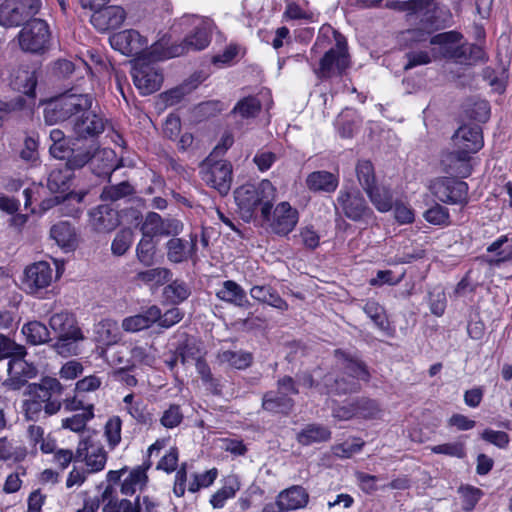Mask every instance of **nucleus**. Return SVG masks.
<instances>
[{"label":"nucleus","mask_w":512,"mask_h":512,"mask_svg":"<svg viewBox=\"0 0 512 512\" xmlns=\"http://www.w3.org/2000/svg\"><path fill=\"white\" fill-rule=\"evenodd\" d=\"M279 505L285 511L303 508L308 503L309 495L301 486H292L282 491L278 496Z\"/></svg>","instance_id":"31"},{"label":"nucleus","mask_w":512,"mask_h":512,"mask_svg":"<svg viewBox=\"0 0 512 512\" xmlns=\"http://www.w3.org/2000/svg\"><path fill=\"white\" fill-rule=\"evenodd\" d=\"M183 230L181 221L174 218L163 219L156 212H149L141 225V232L154 238L155 236H176Z\"/></svg>","instance_id":"19"},{"label":"nucleus","mask_w":512,"mask_h":512,"mask_svg":"<svg viewBox=\"0 0 512 512\" xmlns=\"http://www.w3.org/2000/svg\"><path fill=\"white\" fill-rule=\"evenodd\" d=\"M111 46L126 56H138L147 48L148 42L134 29L124 30L109 38Z\"/></svg>","instance_id":"20"},{"label":"nucleus","mask_w":512,"mask_h":512,"mask_svg":"<svg viewBox=\"0 0 512 512\" xmlns=\"http://www.w3.org/2000/svg\"><path fill=\"white\" fill-rule=\"evenodd\" d=\"M93 97L90 94L67 91L52 100L45 108L46 123L54 124L71 118H77L90 110Z\"/></svg>","instance_id":"5"},{"label":"nucleus","mask_w":512,"mask_h":512,"mask_svg":"<svg viewBox=\"0 0 512 512\" xmlns=\"http://www.w3.org/2000/svg\"><path fill=\"white\" fill-rule=\"evenodd\" d=\"M455 150L443 160L447 173L462 178L471 174V154L477 153L484 145L482 129L477 124L460 126L452 136Z\"/></svg>","instance_id":"2"},{"label":"nucleus","mask_w":512,"mask_h":512,"mask_svg":"<svg viewBox=\"0 0 512 512\" xmlns=\"http://www.w3.org/2000/svg\"><path fill=\"white\" fill-rule=\"evenodd\" d=\"M93 155L91 149H72L64 165L73 173L74 170L81 169L92 162Z\"/></svg>","instance_id":"52"},{"label":"nucleus","mask_w":512,"mask_h":512,"mask_svg":"<svg viewBox=\"0 0 512 512\" xmlns=\"http://www.w3.org/2000/svg\"><path fill=\"white\" fill-rule=\"evenodd\" d=\"M27 455L25 447H14L6 437L0 438V461L13 460L19 462Z\"/></svg>","instance_id":"51"},{"label":"nucleus","mask_w":512,"mask_h":512,"mask_svg":"<svg viewBox=\"0 0 512 512\" xmlns=\"http://www.w3.org/2000/svg\"><path fill=\"white\" fill-rule=\"evenodd\" d=\"M11 356L8 363L9 378L5 381V385L12 390H19L23 387L28 379L34 378L37 373V367L25 357L27 354H0V360Z\"/></svg>","instance_id":"16"},{"label":"nucleus","mask_w":512,"mask_h":512,"mask_svg":"<svg viewBox=\"0 0 512 512\" xmlns=\"http://www.w3.org/2000/svg\"><path fill=\"white\" fill-rule=\"evenodd\" d=\"M121 426L122 422L119 417L109 419L105 425V436L112 449L121 441Z\"/></svg>","instance_id":"62"},{"label":"nucleus","mask_w":512,"mask_h":512,"mask_svg":"<svg viewBox=\"0 0 512 512\" xmlns=\"http://www.w3.org/2000/svg\"><path fill=\"white\" fill-rule=\"evenodd\" d=\"M103 512H141L140 497H137L135 502L127 499L105 503L102 509Z\"/></svg>","instance_id":"61"},{"label":"nucleus","mask_w":512,"mask_h":512,"mask_svg":"<svg viewBox=\"0 0 512 512\" xmlns=\"http://www.w3.org/2000/svg\"><path fill=\"white\" fill-rule=\"evenodd\" d=\"M365 192L378 211L387 212L392 209L393 195L389 188L375 184Z\"/></svg>","instance_id":"37"},{"label":"nucleus","mask_w":512,"mask_h":512,"mask_svg":"<svg viewBox=\"0 0 512 512\" xmlns=\"http://www.w3.org/2000/svg\"><path fill=\"white\" fill-rule=\"evenodd\" d=\"M107 362L114 368L115 375H121L134 367V361L130 354L127 357L120 356L119 354H106Z\"/></svg>","instance_id":"63"},{"label":"nucleus","mask_w":512,"mask_h":512,"mask_svg":"<svg viewBox=\"0 0 512 512\" xmlns=\"http://www.w3.org/2000/svg\"><path fill=\"white\" fill-rule=\"evenodd\" d=\"M331 431L329 428L320 424H309L303 428L297 435V441L301 445H311L330 440Z\"/></svg>","instance_id":"36"},{"label":"nucleus","mask_w":512,"mask_h":512,"mask_svg":"<svg viewBox=\"0 0 512 512\" xmlns=\"http://www.w3.org/2000/svg\"><path fill=\"white\" fill-rule=\"evenodd\" d=\"M133 241V233L130 229L120 230L111 244V250L114 255L122 256L130 248Z\"/></svg>","instance_id":"58"},{"label":"nucleus","mask_w":512,"mask_h":512,"mask_svg":"<svg viewBox=\"0 0 512 512\" xmlns=\"http://www.w3.org/2000/svg\"><path fill=\"white\" fill-rule=\"evenodd\" d=\"M407 62L403 66L404 71L411 70L417 66L427 65L432 62V56L428 50L411 49L405 53Z\"/></svg>","instance_id":"59"},{"label":"nucleus","mask_w":512,"mask_h":512,"mask_svg":"<svg viewBox=\"0 0 512 512\" xmlns=\"http://www.w3.org/2000/svg\"><path fill=\"white\" fill-rule=\"evenodd\" d=\"M145 468L138 466L134 468L121 484V493L133 495L137 490L142 489L147 482Z\"/></svg>","instance_id":"41"},{"label":"nucleus","mask_w":512,"mask_h":512,"mask_svg":"<svg viewBox=\"0 0 512 512\" xmlns=\"http://www.w3.org/2000/svg\"><path fill=\"white\" fill-rule=\"evenodd\" d=\"M466 114L477 122H486L490 117V105L486 100H477L467 105Z\"/></svg>","instance_id":"57"},{"label":"nucleus","mask_w":512,"mask_h":512,"mask_svg":"<svg viewBox=\"0 0 512 512\" xmlns=\"http://www.w3.org/2000/svg\"><path fill=\"white\" fill-rule=\"evenodd\" d=\"M324 384L328 393H334L337 395L356 393L361 388L357 381L346 379L344 376L334 377L333 375H327L324 378Z\"/></svg>","instance_id":"38"},{"label":"nucleus","mask_w":512,"mask_h":512,"mask_svg":"<svg viewBox=\"0 0 512 512\" xmlns=\"http://www.w3.org/2000/svg\"><path fill=\"white\" fill-rule=\"evenodd\" d=\"M49 324L54 333V348L76 349L78 343L85 339L75 316L69 312L63 311L52 315Z\"/></svg>","instance_id":"6"},{"label":"nucleus","mask_w":512,"mask_h":512,"mask_svg":"<svg viewBox=\"0 0 512 512\" xmlns=\"http://www.w3.org/2000/svg\"><path fill=\"white\" fill-rule=\"evenodd\" d=\"M434 454H443L449 457L462 459L466 456L465 444L461 441L444 443L430 448Z\"/></svg>","instance_id":"56"},{"label":"nucleus","mask_w":512,"mask_h":512,"mask_svg":"<svg viewBox=\"0 0 512 512\" xmlns=\"http://www.w3.org/2000/svg\"><path fill=\"white\" fill-rule=\"evenodd\" d=\"M305 184L314 193L323 192L330 194L338 188L339 177L326 170L313 171L307 175Z\"/></svg>","instance_id":"27"},{"label":"nucleus","mask_w":512,"mask_h":512,"mask_svg":"<svg viewBox=\"0 0 512 512\" xmlns=\"http://www.w3.org/2000/svg\"><path fill=\"white\" fill-rule=\"evenodd\" d=\"M357 179L366 191L376 184L374 166L369 160H359L356 165Z\"/></svg>","instance_id":"48"},{"label":"nucleus","mask_w":512,"mask_h":512,"mask_svg":"<svg viewBox=\"0 0 512 512\" xmlns=\"http://www.w3.org/2000/svg\"><path fill=\"white\" fill-rule=\"evenodd\" d=\"M356 415L363 418H374L379 412L376 401L368 398L354 399Z\"/></svg>","instance_id":"64"},{"label":"nucleus","mask_w":512,"mask_h":512,"mask_svg":"<svg viewBox=\"0 0 512 512\" xmlns=\"http://www.w3.org/2000/svg\"><path fill=\"white\" fill-rule=\"evenodd\" d=\"M126 18V13L119 6H103L93 12L90 22L100 32L119 28Z\"/></svg>","instance_id":"23"},{"label":"nucleus","mask_w":512,"mask_h":512,"mask_svg":"<svg viewBox=\"0 0 512 512\" xmlns=\"http://www.w3.org/2000/svg\"><path fill=\"white\" fill-rule=\"evenodd\" d=\"M234 197L243 219L250 220L254 211L260 207L262 218L269 220V213L276 198V189L269 180H262L257 185L244 184L238 187Z\"/></svg>","instance_id":"4"},{"label":"nucleus","mask_w":512,"mask_h":512,"mask_svg":"<svg viewBox=\"0 0 512 512\" xmlns=\"http://www.w3.org/2000/svg\"><path fill=\"white\" fill-rule=\"evenodd\" d=\"M135 193V188L128 182L123 181L116 185L105 186L101 192L103 201H118Z\"/></svg>","instance_id":"47"},{"label":"nucleus","mask_w":512,"mask_h":512,"mask_svg":"<svg viewBox=\"0 0 512 512\" xmlns=\"http://www.w3.org/2000/svg\"><path fill=\"white\" fill-rule=\"evenodd\" d=\"M97 340L104 345H109L117 341V327L115 323L109 320L101 321L96 326Z\"/></svg>","instance_id":"60"},{"label":"nucleus","mask_w":512,"mask_h":512,"mask_svg":"<svg viewBox=\"0 0 512 512\" xmlns=\"http://www.w3.org/2000/svg\"><path fill=\"white\" fill-rule=\"evenodd\" d=\"M458 493L462 499V509L466 512H471L483 496L481 489L471 485H461Z\"/></svg>","instance_id":"50"},{"label":"nucleus","mask_w":512,"mask_h":512,"mask_svg":"<svg viewBox=\"0 0 512 512\" xmlns=\"http://www.w3.org/2000/svg\"><path fill=\"white\" fill-rule=\"evenodd\" d=\"M41 7L40 0H5L0 5V25L17 27L35 16Z\"/></svg>","instance_id":"12"},{"label":"nucleus","mask_w":512,"mask_h":512,"mask_svg":"<svg viewBox=\"0 0 512 512\" xmlns=\"http://www.w3.org/2000/svg\"><path fill=\"white\" fill-rule=\"evenodd\" d=\"M50 37L47 22L42 19H33L20 30L18 42L24 52L41 54L48 49Z\"/></svg>","instance_id":"11"},{"label":"nucleus","mask_w":512,"mask_h":512,"mask_svg":"<svg viewBox=\"0 0 512 512\" xmlns=\"http://www.w3.org/2000/svg\"><path fill=\"white\" fill-rule=\"evenodd\" d=\"M216 296L220 300L238 307L249 305L245 290L233 280L224 281L221 288L216 292Z\"/></svg>","instance_id":"30"},{"label":"nucleus","mask_w":512,"mask_h":512,"mask_svg":"<svg viewBox=\"0 0 512 512\" xmlns=\"http://www.w3.org/2000/svg\"><path fill=\"white\" fill-rule=\"evenodd\" d=\"M462 38L463 35L460 32L448 31L432 36L430 44L442 46L445 57L468 65L467 44H460Z\"/></svg>","instance_id":"18"},{"label":"nucleus","mask_w":512,"mask_h":512,"mask_svg":"<svg viewBox=\"0 0 512 512\" xmlns=\"http://www.w3.org/2000/svg\"><path fill=\"white\" fill-rule=\"evenodd\" d=\"M156 254V244L151 236L142 234V238L136 247V256L138 261L144 266L150 267L154 264Z\"/></svg>","instance_id":"45"},{"label":"nucleus","mask_w":512,"mask_h":512,"mask_svg":"<svg viewBox=\"0 0 512 512\" xmlns=\"http://www.w3.org/2000/svg\"><path fill=\"white\" fill-rule=\"evenodd\" d=\"M163 294L170 303L179 304L191 295V288L184 280L176 279L164 288Z\"/></svg>","instance_id":"42"},{"label":"nucleus","mask_w":512,"mask_h":512,"mask_svg":"<svg viewBox=\"0 0 512 512\" xmlns=\"http://www.w3.org/2000/svg\"><path fill=\"white\" fill-rule=\"evenodd\" d=\"M172 278V272L165 267H156L136 274L135 280L144 284H155L161 286Z\"/></svg>","instance_id":"40"},{"label":"nucleus","mask_w":512,"mask_h":512,"mask_svg":"<svg viewBox=\"0 0 512 512\" xmlns=\"http://www.w3.org/2000/svg\"><path fill=\"white\" fill-rule=\"evenodd\" d=\"M431 31L423 28H412L401 32L399 42L402 48L413 49L419 44L430 42Z\"/></svg>","instance_id":"44"},{"label":"nucleus","mask_w":512,"mask_h":512,"mask_svg":"<svg viewBox=\"0 0 512 512\" xmlns=\"http://www.w3.org/2000/svg\"><path fill=\"white\" fill-rule=\"evenodd\" d=\"M433 195L441 202L465 206L468 203V184L452 177L437 179L432 184Z\"/></svg>","instance_id":"15"},{"label":"nucleus","mask_w":512,"mask_h":512,"mask_svg":"<svg viewBox=\"0 0 512 512\" xmlns=\"http://www.w3.org/2000/svg\"><path fill=\"white\" fill-rule=\"evenodd\" d=\"M90 221L98 232H110L120 224L118 211L106 204L99 205L90 212Z\"/></svg>","instance_id":"26"},{"label":"nucleus","mask_w":512,"mask_h":512,"mask_svg":"<svg viewBox=\"0 0 512 512\" xmlns=\"http://www.w3.org/2000/svg\"><path fill=\"white\" fill-rule=\"evenodd\" d=\"M386 7L409 14H427L435 10V2L434 0H394L387 2Z\"/></svg>","instance_id":"35"},{"label":"nucleus","mask_w":512,"mask_h":512,"mask_svg":"<svg viewBox=\"0 0 512 512\" xmlns=\"http://www.w3.org/2000/svg\"><path fill=\"white\" fill-rule=\"evenodd\" d=\"M261 110V102L257 97L247 96L239 100L231 111V114L242 119L254 118Z\"/></svg>","instance_id":"43"},{"label":"nucleus","mask_w":512,"mask_h":512,"mask_svg":"<svg viewBox=\"0 0 512 512\" xmlns=\"http://www.w3.org/2000/svg\"><path fill=\"white\" fill-rule=\"evenodd\" d=\"M159 317L160 308L153 305L143 313L125 318L122 321V327L127 332H138L149 328L153 323L157 322V318Z\"/></svg>","instance_id":"29"},{"label":"nucleus","mask_w":512,"mask_h":512,"mask_svg":"<svg viewBox=\"0 0 512 512\" xmlns=\"http://www.w3.org/2000/svg\"><path fill=\"white\" fill-rule=\"evenodd\" d=\"M294 380L284 376L277 382L276 391H268L262 397V408L272 414L288 415L293 407L292 395L298 394Z\"/></svg>","instance_id":"9"},{"label":"nucleus","mask_w":512,"mask_h":512,"mask_svg":"<svg viewBox=\"0 0 512 512\" xmlns=\"http://www.w3.org/2000/svg\"><path fill=\"white\" fill-rule=\"evenodd\" d=\"M73 173L64 164L53 168L47 177V188L52 193H66L70 188Z\"/></svg>","instance_id":"34"},{"label":"nucleus","mask_w":512,"mask_h":512,"mask_svg":"<svg viewBox=\"0 0 512 512\" xmlns=\"http://www.w3.org/2000/svg\"><path fill=\"white\" fill-rule=\"evenodd\" d=\"M201 179L221 195H226L232 184V165L229 161L208 155L200 164Z\"/></svg>","instance_id":"8"},{"label":"nucleus","mask_w":512,"mask_h":512,"mask_svg":"<svg viewBox=\"0 0 512 512\" xmlns=\"http://www.w3.org/2000/svg\"><path fill=\"white\" fill-rule=\"evenodd\" d=\"M167 259L175 264L185 262L196 257L197 253V235H190L188 244L182 238L173 237L166 243Z\"/></svg>","instance_id":"25"},{"label":"nucleus","mask_w":512,"mask_h":512,"mask_svg":"<svg viewBox=\"0 0 512 512\" xmlns=\"http://www.w3.org/2000/svg\"><path fill=\"white\" fill-rule=\"evenodd\" d=\"M334 209L336 215L344 216L354 222H360L372 214L361 192L355 187L348 186H343L338 192Z\"/></svg>","instance_id":"7"},{"label":"nucleus","mask_w":512,"mask_h":512,"mask_svg":"<svg viewBox=\"0 0 512 512\" xmlns=\"http://www.w3.org/2000/svg\"><path fill=\"white\" fill-rule=\"evenodd\" d=\"M51 238L58 246L67 251L74 250L77 245V238L74 227L67 221L54 224L50 230Z\"/></svg>","instance_id":"32"},{"label":"nucleus","mask_w":512,"mask_h":512,"mask_svg":"<svg viewBox=\"0 0 512 512\" xmlns=\"http://www.w3.org/2000/svg\"><path fill=\"white\" fill-rule=\"evenodd\" d=\"M107 120L91 109L75 118L73 132L77 139H94L105 130Z\"/></svg>","instance_id":"22"},{"label":"nucleus","mask_w":512,"mask_h":512,"mask_svg":"<svg viewBox=\"0 0 512 512\" xmlns=\"http://www.w3.org/2000/svg\"><path fill=\"white\" fill-rule=\"evenodd\" d=\"M424 218L427 222L433 225H450L449 210L438 203L429 208L427 211H425Z\"/></svg>","instance_id":"54"},{"label":"nucleus","mask_w":512,"mask_h":512,"mask_svg":"<svg viewBox=\"0 0 512 512\" xmlns=\"http://www.w3.org/2000/svg\"><path fill=\"white\" fill-rule=\"evenodd\" d=\"M22 333L27 341L33 345H38L52 341L48 328L39 321H32L25 324L22 328Z\"/></svg>","instance_id":"39"},{"label":"nucleus","mask_w":512,"mask_h":512,"mask_svg":"<svg viewBox=\"0 0 512 512\" xmlns=\"http://www.w3.org/2000/svg\"><path fill=\"white\" fill-rule=\"evenodd\" d=\"M64 386L58 379L43 377L38 383L27 385L25 394L29 397L23 402V410L27 420L38 421L52 416L62 407Z\"/></svg>","instance_id":"1"},{"label":"nucleus","mask_w":512,"mask_h":512,"mask_svg":"<svg viewBox=\"0 0 512 512\" xmlns=\"http://www.w3.org/2000/svg\"><path fill=\"white\" fill-rule=\"evenodd\" d=\"M9 85L15 91L34 97L37 86L36 70L27 65L13 68L9 76Z\"/></svg>","instance_id":"24"},{"label":"nucleus","mask_w":512,"mask_h":512,"mask_svg":"<svg viewBox=\"0 0 512 512\" xmlns=\"http://www.w3.org/2000/svg\"><path fill=\"white\" fill-rule=\"evenodd\" d=\"M487 252L495 253V256L486 259L490 266H500L504 262L512 260V239L501 236L487 247Z\"/></svg>","instance_id":"33"},{"label":"nucleus","mask_w":512,"mask_h":512,"mask_svg":"<svg viewBox=\"0 0 512 512\" xmlns=\"http://www.w3.org/2000/svg\"><path fill=\"white\" fill-rule=\"evenodd\" d=\"M134 85L142 95H150L160 89L163 76L155 63L147 57H137L132 68Z\"/></svg>","instance_id":"14"},{"label":"nucleus","mask_w":512,"mask_h":512,"mask_svg":"<svg viewBox=\"0 0 512 512\" xmlns=\"http://www.w3.org/2000/svg\"><path fill=\"white\" fill-rule=\"evenodd\" d=\"M75 461H84L87 473L102 471L107 461V453L97 433L80 440L75 454Z\"/></svg>","instance_id":"13"},{"label":"nucleus","mask_w":512,"mask_h":512,"mask_svg":"<svg viewBox=\"0 0 512 512\" xmlns=\"http://www.w3.org/2000/svg\"><path fill=\"white\" fill-rule=\"evenodd\" d=\"M53 279V270L46 261H39L26 267L22 278V288L28 294H36L47 288Z\"/></svg>","instance_id":"17"},{"label":"nucleus","mask_w":512,"mask_h":512,"mask_svg":"<svg viewBox=\"0 0 512 512\" xmlns=\"http://www.w3.org/2000/svg\"><path fill=\"white\" fill-rule=\"evenodd\" d=\"M91 167L96 176L110 179L118 167L115 152L106 148L98 150L93 155Z\"/></svg>","instance_id":"28"},{"label":"nucleus","mask_w":512,"mask_h":512,"mask_svg":"<svg viewBox=\"0 0 512 512\" xmlns=\"http://www.w3.org/2000/svg\"><path fill=\"white\" fill-rule=\"evenodd\" d=\"M93 405L90 404L85 408V411L73 415L62 420V427L70 429L74 432H81L86 427L87 422L94 417Z\"/></svg>","instance_id":"49"},{"label":"nucleus","mask_w":512,"mask_h":512,"mask_svg":"<svg viewBox=\"0 0 512 512\" xmlns=\"http://www.w3.org/2000/svg\"><path fill=\"white\" fill-rule=\"evenodd\" d=\"M298 211L293 208L288 202L279 203L273 210V213H269V226L273 233L285 236L288 235L298 223Z\"/></svg>","instance_id":"21"},{"label":"nucleus","mask_w":512,"mask_h":512,"mask_svg":"<svg viewBox=\"0 0 512 512\" xmlns=\"http://www.w3.org/2000/svg\"><path fill=\"white\" fill-rule=\"evenodd\" d=\"M193 30L184 38L183 42L174 48V56H179L189 51H201L207 48L211 42L212 32L215 28L214 21L208 17L192 15Z\"/></svg>","instance_id":"10"},{"label":"nucleus","mask_w":512,"mask_h":512,"mask_svg":"<svg viewBox=\"0 0 512 512\" xmlns=\"http://www.w3.org/2000/svg\"><path fill=\"white\" fill-rule=\"evenodd\" d=\"M331 32L334 36L335 45L328 49L319 60V65H312L313 72L320 80L330 79L335 76H341L350 65V55L348 52V44L346 38L330 25H324L320 29L311 51H314L323 40L322 36H326Z\"/></svg>","instance_id":"3"},{"label":"nucleus","mask_w":512,"mask_h":512,"mask_svg":"<svg viewBox=\"0 0 512 512\" xmlns=\"http://www.w3.org/2000/svg\"><path fill=\"white\" fill-rule=\"evenodd\" d=\"M430 311L435 316H442L446 308V295L444 290L436 286L428 292Z\"/></svg>","instance_id":"55"},{"label":"nucleus","mask_w":512,"mask_h":512,"mask_svg":"<svg viewBox=\"0 0 512 512\" xmlns=\"http://www.w3.org/2000/svg\"><path fill=\"white\" fill-rule=\"evenodd\" d=\"M363 311L380 330L388 331L390 329L385 309L378 302L374 300L367 301L363 306Z\"/></svg>","instance_id":"46"},{"label":"nucleus","mask_w":512,"mask_h":512,"mask_svg":"<svg viewBox=\"0 0 512 512\" xmlns=\"http://www.w3.org/2000/svg\"><path fill=\"white\" fill-rule=\"evenodd\" d=\"M343 365L345 373L348 376L365 382L369 381L370 373L364 363L354 360L353 358L345 357Z\"/></svg>","instance_id":"53"}]
</instances>
